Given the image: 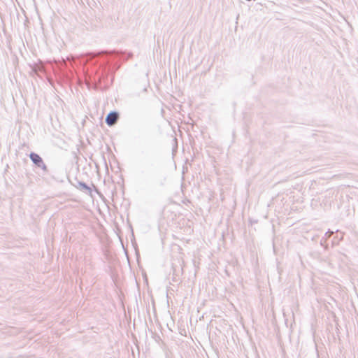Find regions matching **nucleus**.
I'll return each mask as SVG.
<instances>
[{"mask_svg": "<svg viewBox=\"0 0 358 358\" xmlns=\"http://www.w3.org/2000/svg\"><path fill=\"white\" fill-rule=\"evenodd\" d=\"M172 269H173V276L171 278V280L173 282H178L180 280V278H179L180 271L179 270L177 271V269L173 266H172Z\"/></svg>", "mask_w": 358, "mask_h": 358, "instance_id": "39448f33", "label": "nucleus"}, {"mask_svg": "<svg viewBox=\"0 0 358 358\" xmlns=\"http://www.w3.org/2000/svg\"><path fill=\"white\" fill-rule=\"evenodd\" d=\"M93 186L94 187V189H96V191L97 192H99V190H98L97 187H95L94 185H93Z\"/></svg>", "mask_w": 358, "mask_h": 358, "instance_id": "0eeeda50", "label": "nucleus"}, {"mask_svg": "<svg viewBox=\"0 0 358 358\" xmlns=\"http://www.w3.org/2000/svg\"><path fill=\"white\" fill-rule=\"evenodd\" d=\"M119 118V112L116 110H112L107 114L105 118V122L108 126L113 127L117 122Z\"/></svg>", "mask_w": 358, "mask_h": 358, "instance_id": "7ed1b4c3", "label": "nucleus"}, {"mask_svg": "<svg viewBox=\"0 0 358 358\" xmlns=\"http://www.w3.org/2000/svg\"><path fill=\"white\" fill-rule=\"evenodd\" d=\"M75 180L76 182L73 183V186H75L79 190L86 193L87 194L92 196V189L87 183L83 181H80L76 178Z\"/></svg>", "mask_w": 358, "mask_h": 358, "instance_id": "20e7f679", "label": "nucleus"}, {"mask_svg": "<svg viewBox=\"0 0 358 358\" xmlns=\"http://www.w3.org/2000/svg\"><path fill=\"white\" fill-rule=\"evenodd\" d=\"M29 157L34 164V166L36 169H41L42 171L43 176L48 173L49 170L48 166L45 164L43 158L38 154L34 152H31L29 155Z\"/></svg>", "mask_w": 358, "mask_h": 358, "instance_id": "f03ea898", "label": "nucleus"}, {"mask_svg": "<svg viewBox=\"0 0 358 358\" xmlns=\"http://www.w3.org/2000/svg\"><path fill=\"white\" fill-rule=\"evenodd\" d=\"M113 59L114 56L112 52H108L107 51L101 50L87 53L83 58V62L88 64L94 79L96 77H98V79L100 80L102 74L100 73L99 71Z\"/></svg>", "mask_w": 358, "mask_h": 358, "instance_id": "f257e3e1", "label": "nucleus"}, {"mask_svg": "<svg viewBox=\"0 0 358 358\" xmlns=\"http://www.w3.org/2000/svg\"><path fill=\"white\" fill-rule=\"evenodd\" d=\"M278 271L279 274H280L282 271L280 269L279 267H278Z\"/></svg>", "mask_w": 358, "mask_h": 358, "instance_id": "423d86ee", "label": "nucleus"}]
</instances>
